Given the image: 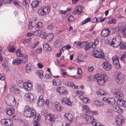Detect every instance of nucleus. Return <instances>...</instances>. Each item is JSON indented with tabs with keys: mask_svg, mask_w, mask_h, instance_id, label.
I'll list each match as a JSON object with an SVG mask.
<instances>
[{
	"mask_svg": "<svg viewBox=\"0 0 126 126\" xmlns=\"http://www.w3.org/2000/svg\"><path fill=\"white\" fill-rule=\"evenodd\" d=\"M21 62V60L20 59H16L12 62V64L15 65H17L19 64Z\"/></svg>",
	"mask_w": 126,
	"mask_h": 126,
	"instance_id": "nucleus-45",
	"label": "nucleus"
},
{
	"mask_svg": "<svg viewBox=\"0 0 126 126\" xmlns=\"http://www.w3.org/2000/svg\"><path fill=\"white\" fill-rule=\"evenodd\" d=\"M44 10V11L45 12L46 14L48 13L50 11V7L49 6H47L43 8Z\"/></svg>",
	"mask_w": 126,
	"mask_h": 126,
	"instance_id": "nucleus-43",
	"label": "nucleus"
},
{
	"mask_svg": "<svg viewBox=\"0 0 126 126\" xmlns=\"http://www.w3.org/2000/svg\"><path fill=\"white\" fill-rule=\"evenodd\" d=\"M45 104L48 107L51 108L53 105V103L51 101V100L49 99H47L45 102Z\"/></svg>",
	"mask_w": 126,
	"mask_h": 126,
	"instance_id": "nucleus-28",
	"label": "nucleus"
},
{
	"mask_svg": "<svg viewBox=\"0 0 126 126\" xmlns=\"http://www.w3.org/2000/svg\"><path fill=\"white\" fill-rule=\"evenodd\" d=\"M16 56L18 57H22L23 56V54L22 53L21 50L20 49H17L16 51Z\"/></svg>",
	"mask_w": 126,
	"mask_h": 126,
	"instance_id": "nucleus-39",
	"label": "nucleus"
},
{
	"mask_svg": "<svg viewBox=\"0 0 126 126\" xmlns=\"http://www.w3.org/2000/svg\"><path fill=\"white\" fill-rule=\"evenodd\" d=\"M42 51V48L41 47H39L37 49L36 52L37 53L40 54Z\"/></svg>",
	"mask_w": 126,
	"mask_h": 126,
	"instance_id": "nucleus-63",
	"label": "nucleus"
},
{
	"mask_svg": "<svg viewBox=\"0 0 126 126\" xmlns=\"http://www.w3.org/2000/svg\"><path fill=\"white\" fill-rule=\"evenodd\" d=\"M117 102L119 106L124 108L126 111V101L124 100L121 99V100H117Z\"/></svg>",
	"mask_w": 126,
	"mask_h": 126,
	"instance_id": "nucleus-18",
	"label": "nucleus"
},
{
	"mask_svg": "<svg viewBox=\"0 0 126 126\" xmlns=\"http://www.w3.org/2000/svg\"><path fill=\"white\" fill-rule=\"evenodd\" d=\"M84 117L87 121V123L89 124L91 123L92 124V122H95L94 121V119L93 116H92L88 115L85 114Z\"/></svg>",
	"mask_w": 126,
	"mask_h": 126,
	"instance_id": "nucleus-19",
	"label": "nucleus"
},
{
	"mask_svg": "<svg viewBox=\"0 0 126 126\" xmlns=\"http://www.w3.org/2000/svg\"><path fill=\"white\" fill-rule=\"evenodd\" d=\"M109 98H107L106 97H104L102 98V100L103 102L104 103H108Z\"/></svg>",
	"mask_w": 126,
	"mask_h": 126,
	"instance_id": "nucleus-61",
	"label": "nucleus"
},
{
	"mask_svg": "<svg viewBox=\"0 0 126 126\" xmlns=\"http://www.w3.org/2000/svg\"><path fill=\"white\" fill-rule=\"evenodd\" d=\"M82 110L83 111L87 113H90V111L88 106L86 105H84L83 106Z\"/></svg>",
	"mask_w": 126,
	"mask_h": 126,
	"instance_id": "nucleus-31",
	"label": "nucleus"
},
{
	"mask_svg": "<svg viewBox=\"0 0 126 126\" xmlns=\"http://www.w3.org/2000/svg\"><path fill=\"white\" fill-rule=\"evenodd\" d=\"M41 1V0H37L36 1H33L31 4L32 7L33 8L36 7Z\"/></svg>",
	"mask_w": 126,
	"mask_h": 126,
	"instance_id": "nucleus-29",
	"label": "nucleus"
},
{
	"mask_svg": "<svg viewBox=\"0 0 126 126\" xmlns=\"http://www.w3.org/2000/svg\"><path fill=\"white\" fill-rule=\"evenodd\" d=\"M64 117L70 122H72L73 118V116L70 113H66L64 115Z\"/></svg>",
	"mask_w": 126,
	"mask_h": 126,
	"instance_id": "nucleus-25",
	"label": "nucleus"
},
{
	"mask_svg": "<svg viewBox=\"0 0 126 126\" xmlns=\"http://www.w3.org/2000/svg\"><path fill=\"white\" fill-rule=\"evenodd\" d=\"M84 7L79 6L76 7L74 9V13L75 14L80 15L83 12Z\"/></svg>",
	"mask_w": 126,
	"mask_h": 126,
	"instance_id": "nucleus-14",
	"label": "nucleus"
},
{
	"mask_svg": "<svg viewBox=\"0 0 126 126\" xmlns=\"http://www.w3.org/2000/svg\"><path fill=\"white\" fill-rule=\"evenodd\" d=\"M43 26V24L42 22H39L37 23L35 26L36 28L40 29L42 28Z\"/></svg>",
	"mask_w": 126,
	"mask_h": 126,
	"instance_id": "nucleus-46",
	"label": "nucleus"
},
{
	"mask_svg": "<svg viewBox=\"0 0 126 126\" xmlns=\"http://www.w3.org/2000/svg\"><path fill=\"white\" fill-rule=\"evenodd\" d=\"M92 124L94 126H103L101 125L100 123L96 122H92Z\"/></svg>",
	"mask_w": 126,
	"mask_h": 126,
	"instance_id": "nucleus-55",
	"label": "nucleus"
},
{
	"mask_svg": "<svg viewBox=\"0 0 126 126\" xmlns=\"http://www.w3.org/2000/svg\"><path fill=\"white\" fill-rule=\"evenodd\" d=\"M82 101L83 103L85 104L87 103L88 102L89 103L91 102L90 100L87 97H84Z\"/></svg>",
	"mask_w": 126,
	"mask_h": 126,
	"instance_id": "nucleus-52",
	"label": "nucleus"
},
{
	"mask_svg": "<svg viewBox=\"0 0 126 126\" xmlns=\"http://www.w3.org/2000/svg\"><path fill=\"white\" fill-rule=\"evenodd\" d=\"M94 50L92 51V56L96 58L104 59V54L102 50L96 47Z\"/></svg>",
	"mask_w": 126,
	"mask_h": 126,
	"instance_id": "nucleus-3",
	"label": "nucleus"
},
{
	"mask_svg": "<svg viewBox=\"0 0 126 126\" xmlns=\"http://www.w3.org/2000/svg\"><path fill=\"white\" fill-rule=\"evenodd\" d=\"M27 100L31 102H32L34 100V95L31 92L26 93L25 95Z\"/></svg>",
	"mask_w": 126,
	"mask_h": 126,
	"instance_id": "nucleus-16",
	"label": "nucleus"
},
{
	"mask_svg": "<svg viewBox=\"0 0 126 126\" xmlns=\"http://www.w3.org/2000/svg\"><path fill=\"white\" fill-rule=\"evenodd\" d=\"M91 20V18L90 17H88L84 20L83 21H82V23L83 24H85L90 21Z\"/></svg>",
	"mask_w": 126,
	"mask_h": 126,
	"instance_id": "nucleus-56",
	"label": "nucleus"
},
{
	"mask_svg": "<svg viewBox=\"0 0 126 126\" xmlns=\"http://www.w3.org/2000/svg\"><path fill=\"white\" fill-rule=\"evenodd\" d=\"M116 103L115 99L112 98H109L108 104L110 105H114Z\"/></svg>",
	"mask_w": 126,
	"mask_h": 126,
	"instance_id": "nucleus-30",
	"label": "nucleus"
},
{
	"mask_svg": "<svg viewBox=\"0 0 126 126\" xmlns=\"http://www.w3.org/2000/svg\"><path fill=\"white\" fill-rule=\"evenodd\" d=\"M38 106L39 107L43 106L44 104V100H38L37 102Z\"/></svg>",
	"mask_w": 126,
	"mask_h": 126,
	"instance_id": "nucleus-49",
	"label": "nucleus"
},
{
	"mask_svg": "<svg viewBox=\"0 0 126 126\" xmlns=\"http://www.w3.org/2000/svg\"><path fill=\"white\" fill-rule=\"evenodd\" d=\"M76 94L79 96L81 94H83L84 93V92L82 91H80L79 90H77L76 91Z\"/></svg>",
	"mask_w": 126,
	"mask_h": 126,
	"instance_id": "nucleus-57",
	"label": "nucleus"
},
{
	"mask_svg": "<svg viewBox=\"0 0 126 126\" xmlns=\"http://www.w3.org/2000/svg\"><path fill=\"white\" fill-rule=\"evenodd\" d=\"M63 83L65 85L71 87L73 89H79L78 86H75L72 82L68 81L65 80L64 81Z\"/></svg>",
	"mask_w": 126,
	"mask_h": 126,
	"instance_id": "nucleus-15",
	"label": "nucleus"
},
{
	"mask_svg": "<svg viewBox=\"0 0 126 126\" xmlns=\"http://www.w3.org/2000/svg\"><path fill=\"white\" fill-rule=\"evenodd\" d=\"M68 20L69 22H73L74 20V16L72 15H70L68 18Z\"/></svg>",
	"mask_w": 126,
	"mask_h": 126,
	"instance_id": "nucleus-51",
	"label": "nucleus"
},
{
	"mask_svg": "<svg viewBox=\"0 0 126 126\" xmlns=\"http://www.w3.org/2000/svg\"><path fill=\"white\" fill-rule=\"evenodd\" d=\"M119 46H120V48L121 49H124L126 48V44L125 42H121Z\"/></svg>",
	"mask_w": 126,
	"mask_h": 126,
	"instance_id": "nucleus-47",
	"label": "nucleus"
},
{
	"mask_svg": "<svg viewBox=\"0 0 126 126\" xmlns=\"http://www.w3.org/2000/svg\"><path fill=\"white\" fill-rule=\"evenodd\" d=\"M94 69V68L93 67V66H91L88 67V71L89 72H91L93 71Z\"/></svg>",
	"mask_w": 126,
	"mask_h": 126,
	"instance_id": "nucleus-64",
	"label": "nucleus"
},
{
	"mask_svg": "<svg viewBox=\"0 0 126 126\" xmlns=\"http://www.w3.org/2000/svg\"><path fill=\"white\" fill-rule=\"evenodd\" d=\"M6 113L9 115H11L13 114L14 112V108H11L7 109L6 111Z\"/></svg>",
	"mask_w": 126,
	"mask_h": 126,
	"instance_id": "nucleus-27",
	"label": "nucleus"
},
{
	"mask_svg": "<svg viewBox=\"0 0 126 126\" xmlns=\"http://www.w3.org/2000/svg\"><path fill=\"white\" fill-rule=\"evenodd\" d=\"M96 93L98 95H104L106 94V92L104 90L101 89L97 91Z\"/></svg>",
	"mask_w": 126,
	"mask_h": 126,
	"instance_id": "nucleus-42",
	"label": "nucleus"
},
{
	"mask_svg": "<svg viewBox=\"0 0 126 126\" xmlns=\"http://www.w3.org/2000/svg\"><path fill=\"white\" fill-rule=\"evenodd\" d=\"M61 44V41L60 40L56 41L54 43V45L55 47H60Z\"/></svg>",
	"mask_w": 126,
	"mask_h": 126,
	"instance_id": "nucleus-37",
	"label": "nucleus"
},
{
	"mask_svg": "<svg viewBox=\"0 0 126 126\" xmlns=\"http://www.w3.org/2000/svg\"><path fill=\"white\" fill-rule=\"evenodd\" d=\"M54 116L53 114H49L46 116L45 121L46 123L49 125V126L50 124L54 123Z\"/></svg>",
	"mask_w": 126,
	"mask_h": 126,
	"instance_id": "nucleus-7",
	"label": "nucleus"
},
{
	"mask_svg": "<svg viewBox=\"0 0 126 126\" xmlns=\"http://www.w3.org/2000/svg\"><path fill=\"white\" fill-rule=\"evenodd\" d=\"M8 51L10 53H14L15 50V48L12 46H8Z\"/></svg>",
	"mask_w": 126,
	"mask_h": 126,
	"instance_id": "nucleus-40",
	"label": "nucleus"
},
{
	"mask_svg": "<svg viewBox=\"0 0 126 126\" xmlns=\"http://www.w3.org/2000/svg\"><path fill=\"white\" fill-rule=\"evenodd\" d=\"M116 20L114 18H112L109 20L108 21V23L109 24H115Z\"/></svg>",
	"mask_w": 126,
	"mask_h": 126,
	"instance_id": "nucleus-53",
	"label": "nucleus"
},
{
	"mask_svg": "<svg viewBox=\"0 0 126 126\" xmlns=\"http://www.w3.org/2000/svg\"><path fill=\"white\" fill-rule=\"evenodd\" d=\"M85 57L81 54L78 55V58L76 60V61L78 63L82 62L83 61V59Z\"/></svg>",
	"mask_w": 126,
	"mask_h": 126,
	"instance_id": "nucleus-32",
	"label": "nucleus"
},
{
	"mask_svg": "<svg viewBox=\"0 0 126 126\" xmlns=\"http://www.w3.org/2000/svg\"><path fill=\"white\" fill-rule=\"evenodd\" d=\"M99 43V41L97 39L95 40L94 41V43L92 42H90L89 43L86 44L85 43V45L84 47L85 50L87 51L88 50L90 49L92 47L93 49L96 48V47L98 45Z\"/></svg>",
	"mask_w": 126,
	"mask_h": 126,
	"instance_id": "nucleus-4",
	"label": "nucleus"
},
{
	"mask_svg": "<svg viewBox=\"0 0 126 126\" xmlns=\"http://www.w3.org/2000/svg\"><path fill=\"white\" fill-rule=\"evenodd\" d=\"M56 90L58 92L60 93L61 95H65L67 93V90L63 87H58Z\"/></svg>",
	"mask_w": 126,
	"mask_h": 126,
	"instance_id": "nucleus-20",
	"label": "nucleus"
},
{
	"mask_svg": "<svg viewBox=\"0 0 126 126\" xmlns=\"http://www.w3.org/2000/svg\"><path fill=\"white\" fill-rule=\"evenodd\" d=\"M114 96L116 98L117 102V100H121L122 99L123 96V94L119 92H116L113 94Z\"/></svg>",
	"mask_w": 126,
	"mask_h": 126,
	"instance_id": "nucleus-21",
	"label": "nucleus"
},
{
	"mask_svg": "<svg viewBox=\"0 0 126 126\" xmlns=\"http://www.w3.org/2000/svg\"><path fill=\"white\" fill-rule=\"evenodd\" d=\"M121 41L120 37L118 36L116 37L115 39L113 38L112 41L110 43V44L113 47H117L120 44Z\"/></svg>",
	"mask_w": 126,
	"mask_h": 126,
	"instance_id": "nucleus-6",
	"label": "nucleus"
},
{
	"mask_svg": "<svg viewBox=\"0 0 126 126\" xmlns=\"http://www.w3.org/2000/svg\"><path fill=\"white\" fill-rule=\"evenodd\" d=\"M33 28V27L32 25V23L31 22H29L28 24V29L30 30H32Z\"/></svg>",
	"mask_w": 126,
	"mask_h": 126,
	"instance_id": "nucleus-60",
	"label": "nucleus"
},
{
	"mask_svg": "<svg viewBox=\"0 0 126 126\" xmlns=\"http://www.w3.org/2000/svg\"><path fill=\"white\" fill-rule=\"evenodd\" d=\"M37 75L41 79L43 78V71L42 70H38L37 72Z\"/></svg>",
	"mask_w": 126,
	"mask_h": 126,
	"instance_id": "nucleus-38",
	"label": "nucleus"
},
{
	"mask_svg": "<svg viewBox=\"0 0 126 126\" xmlns=\"http://www.w3.org/2000/svg\"><path fill=\"white\" fill-rule=\"evenodd\" d=\"M115 120L116 124L119 126L121 125L124 122V118L123 116L119 115L115 118Z\"/></svg>",
	"mask_w": 126,
	"mask_h": 126,
	"instance_id": "nucleus-12",
	"label": "nucleus"
},
{
	"mask_svg": "<svg viewBox=\"0 0 126 126\" xmlns=\"http://www.w3.org/2000/svg\"><path fill=\"white\" fill-rule=\"evenodd\" d=\"M61 83V81L60 80L55 79L53 80L52 84L54 86H58L60 85Z\"/></svg>",
	"mask_w": 126,
	"mask_h": 126,
	"instance_id": "nucleus-24",
	"label": "nucleus"
},
{
	"mask_svg": "<svg viewBox=\"0 0 126 126\" xmlns=\"http://www.w3.org/2000/svg\"><path fill=\"white\" fill-rule=\"evenodd\" d=\"M61 100L63 103H65L69 106L71 105L72 103L68 98L63 97L61 98Z\"/></svg>",
	"mask_w": 126,
	"mask_h": 126,
	"instance_id": "nucleus-17",
	"label": "nucleus"
},
{
	"mask_svg": "<svg viewBox=\"0 0 126 126\" xmlns=\"http://www.w3.org/2000/svg\"><path fill=\"white\" fill-rule=\"evenodd\" d=\"M38 44L39 42L38 41H37L34 43L32 45V48H35L38 45Z\"/></svg>",
	"mask_w": 126,
	"mask_h": 126,
	"instance_id": "nucleus-59",
	"label": "nucleus"
},
{
	"mask_svg": "<svg viewBox=\"0 0 126 126\" xmlns=\"http://www.w3.org/2000/svg\"><path fill=\"white\" fill-rule=\"evenodd\" d=\"M41 32V30H37L34 32H33L34 35L38 36L40 35Z\"/></svg>",
	"mask_w": 126,
	"mask_h": 126,
	"instance_id": "nucleus-54",
	"label": "nucleus"
},
{
	"mask_svg": "<svg viewBox=\"0 0 126 126\" xmlns=\"http://www.w3.org/2000/svg\"><path fill=\"white\" fill-rule=\"evenodd\" d=\"M109 29L108 28H105L101 32L102 35L104 37L108 36L110 33Z\"/></svg>",
	"mask_w": 126,
	"mask_h": 126,
	"instance_id": "nucleus-22",
	"label": "nucleus"
},
{
	"mask_svg": "<svg viewBox=\"0 0 126 126\" xmlns=\"http://www.w3.org/2000/svg\"><path fill=\"white\" fill-rule=\"evenodd\" d=\"M112 60L113 65L117 69H120V66L117 56L116 55L113 56L112 58Z\"/></svg>",
	"mask_w": 126,
	"mask_h": 126,
	"instance_id": "nucleus-8",
	"label": "nucleus"
},
{
	"mask_svg": "<svg viewBox=\"0 0 126 126\" xmlns=\"http://www.w3.org/2000/svg\"><path fill=\"white\" fill-rule=\"evenodd\" d=\"M40 36L42 38H45L47 37V34L45 32V31L43 30H41V32Z\"/></svg>",
	"mask_w": 126,
	"mask_h": 126,
	"instance_id": "nucleus-44",
	"label": "nucleus"
},
{
	"mask_svg": "<svg viewBox=\"0 0 126 126\" xmlns=\"http://www.w3.org/2000/svg\"><path fill=\"white\" fill-rule=\"evenodd\" d=\"M9 106L12 107L15 106L16 105V102L14 96L11 94L7 96L5 98Z\"/></svg>",
	"mask_w": 126,
	"mask_h": 126,
	"instance_id": "nucleus-5",
	"label": "nucleus"
},
{
	"mask_svg": "<svg viewBox=\"0 0 126 126\" xmlns=\"http://www.w3.org/2000/svg\"><path fill=\"white\" fill-rule=\"evenodd\" d=\"M121 32L122 34L126 36V27L122 30Z\"/></svg>",
	"mask_w": 126,
	"mask_h": 126,
	"instance_id": "nucleus-58",
	"label": "nucleus"
},
{
	"mask_svg": "<svg viewBox=\"0 0 126 126\" xmlns=\"http://www.w3.org/2000/svg\"><path fill=\"white\" fill-rule=\"evenodd\" d=\"M114 110L115 111L120 114L122 113L123 112V110L118 106H115L114 109Z\"/></svg>",
	"mask_w": 126,
	"mask_h": 126,
	"instance_id": "nucleus-33",
	"label": "nucleus"
},
{
	"mask_svg": "<svg viewBox=\"0 0 126 126\" xmlns=\"http://www.w3.org/2000/svg\"><path fill=\"white\" fill-rule=\"evenodd\" d=\"M85 45V42H79L76 45V47L78 48H82L84 47Z\"/></svg>",
	"mask_w": 126,
	"mask_h": 126,
	"instance_id": "nucleus-34",
	"label": "nucleus"
},
{
	"mask_svg": "<svg viewBox=\"0 0 126 126\" xmlns=\"http://www.w3.org/2000/svg\"><path fill=\"white\" fill-rule=\"evenodd\" d=\"M14 1V0H3V1L5 3H11V2Z\"/></svg>",
	"mask_w": 126,
	"mask_h": 126,
	"instance_id": "nucleus-62",
	"label": "nucleus"
},
{
	"mask_svg": "<svg viewBox=\"0 0 126 126\" xmlns=\"http://www.w3.org/2000/svg\"><path fill=\"white\" fill-rule=\"evenodd\" d=\"M54 105L57 110L60 111L62 109L63 107L58 102H56L54 103Z\"/></svg>",
	"mask_w": 126,
	"mask_h": 126,
	"instance_id": "nucleus-26",
	"label": "nucleus"
},
{
	"mask_svg": "<svg viewBox=\"0 0 126 126\" xmlns=\"http://www.w3.org/2000/svg\"><path fill=\"white\" fill-rule=\"evenodd\" d=\"M24 115L25 117L31 118L35 116L33 118V122L38 123L41 119V116L37 115L35 110L32 108H31L29 106H26L24 109Z\"/></svg>",
	"mask_w": 126,
	"mask_h": 126,
	"instance_id": "nucleus-1",
	"label": "nucleus"
},
{
	"mask_svg": "<svg viewBox=\"0 0 126 126\" xmlns=\"http://www.w3.org/2000/svg\"><path fill=\"white\" fill-rule=\"evenodd\" d=\"M1 123L3 126H12V121L10 119H2L0 121Z\"/></svg>",
	"mask_w": 126,
	"mask_h": 126,
	"instance_id": "nucleus-9",
	"label": "nucleus"
},
{
	"mask_svg": "<svg viewBox=\"0 0 126 126\" xmlns=\"http://www.w3.org/2000/svg\"><path fill=\"white\" fill-rule=\"evenodd\" d=\"M63 123L62 122L60 121L57 122L56 125L55 123L52 124L50 125V126H63Z\"/></svg>",
	"mask_w": 126,
	"mask_h": 126,
	"instance_id": "nucleus-41",
	"label": "nucleus"
},
{
	"mask_svg": "<svg viewBox=\"0 0 126 126\" xmlns=\"http://www.w3.org/2000/svg\"><path fill=\"white\" fill-rule=\"evenodd\" d=\"M107 79V76L104 74H98L93 77V80L96 81L98 84L100 85H103L105 82V80Z\"/></svg>",
	"mask_w": 126,
	"mask_h": 126,
	"instance_id": "nucleus-2",
	"label": "nucleus"
},
{
	"mask_svg": "<svg viewBox=\"0 0 126 126\" xmlns=\"http://www.w3.org/2000/svg\"><path fill=\"white\" fill-rule=\"evenodd\" d=\"M47 29L51 31H53L54 28V26L51 25H47Z\"/></svg>",
	"mask_w": 126,
	"mask_h": 126,
	"instance_id": "nucleus-50",
	"label": "nucleus"
},
{
	"mask_svg": "<svg viewBox=\"0 0 126 126\" xmlns=\"http://www.w3.org/2000/svg\"><path fill=\"white\" fill-rule=\"evenodd\" d=\"M116 77L118 83L120 84L124 83V75L123 74L121 73H117Z\"/></svg>",
	"mask_w": 126,
	"mask_h": 126,
	"instance_id": "nucleus-10",
	"label": "nucleus"
},
{
	"mask_svg": "<svg viewBox=\"0 0 126 126\" xmlns=\"http://www.w3.org/2000/svg\"><path fill=\"white\" fill-rule=\"evenodd\" d=\"M102 66L103 69L106 71L109 70L112 68V65L110 63L108 62L105 61L103 62L102 64Z\"/></svg>",
	"mask_w": 126,
	"mask_h": 126,
	"instance_id": "nucleus-13",
	"label": "nucleus"
},
{
	"mask_svg": "<svg viewBox=\"0 0 126 126\" xmlns=\"http://www.w3.org/2000/svg\"><path fill=\"white\" fill-rule=\"evenodd\" d=\"M20 123L22 125L24 126H28L29 125L27 121L21 119L20 120Z\"/></svg>",
	"mask_w": 126,
	"mask_h": 126,
	"instance_id": "nucleus-35",
	"label": "nucleus"
},
{
	"mask_svg": "<svg viewBox=\"0 0 126 126\" xmlns=\"http://www.w3.org/2000/svg\"><path fill=\"white\" fill-rule=\"evenodd\" d=\"M32 64L31 63H28L26 66V69L27 72L28 73L30 72L31 71V67Z\"/></svg>",
	"mask_w": 126,
	"mask_h": 126,
	"instance_id": "nucleus-36",
	"label": "nucleus"
},
{
	"mask_svg": "<svg viewBox=\"0 0 126 126\" xmlns=\"http://www.w3.org/2000/svg\"><path fill=\"white\" fill-rule=\"evenodd\" d=\"M38 12L39 14H40L41 16H44L46 15V13L44 11V10L43 9H39Z\"/></svg>",
	"mask_w": 126,
	"mask_h": 126,
	"instance_id": "nucleus-48",
	"label": "nucleus"
},
{
	"mask_svg": "<svg viewBox=\"0 0 126 126\" xmlns=\"http://www.w3.org/2000/svg\"><path fill=\"white\" fill-rule=\"evenodd\" d=\"M36 88L38 92L43 93H44L45 89L44 87L43 86L38 85Z\"/></svg>",
	"mask_w": 126,
	"mask_h": 126,
	"instance_id": "nucleus-23",
	"label": "nucleus"
},
{
	"mask_svg": "<svg viewBox=\"0 0 126 126\" xmlns=\"http://www.w3.org/2000/svg\"><path fill=\"white\" fill-rule=\"evenodd\" d=\"M23 88L27 91H29L32 89V84L30 81H26L23 83Z\"/></svg>",
	"mask_w": 126,
	"mask_h": 126,
	"instance_id": "nucleus-11",
	"label": "nucleus"
}]
</instances>
